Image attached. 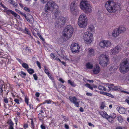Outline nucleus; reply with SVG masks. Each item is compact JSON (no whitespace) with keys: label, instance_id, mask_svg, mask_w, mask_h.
Returning <instances> with one entry per match:
<instances>
[{"label":"nucleus","instance_id":"nucleus-55","mask_svg":"<svg viewBox=\"0 0 129 129\" xmlns=\"http://www.w3.org/2000/svg\"><path fill=\"white\" fill-rule=\"evenodd\" d=\"M4 102L6 103H8V100L7 98H5L4 99Z\"/></svg>","mask_w":129,"mask_h":129},{"label":"nucleus","instance_id":"nucleus-56","mask_svg":"<svg viewBox=\"0 0 129 129\" xmlns=\"http://www.w3.org/2000/svg\"><path fill=\"white\" fill-rule=\"evenodd\" d=\"M9 124L10 126H13V123L11 121L9 122Z\"/></svg>","mask_w":129,"mask_h":129},{"label":"nucleus","instance_id":"nucleus-28","mask_svg":"<svg viewBox=\"0 0 129 129\" xmlns=\"http://www.w3.org/2000/svg\"><path fill=\"white\" fill-rule=\"evenodd\" d=\"M24 31L25 34H27L30 36H31L30 32L29 31V30L26 28H25Z\"/></svg>","mask_w":129,"mask_h":129},{"label":"nucleus","instance_id":"nucleus-37","mask_svg":"<svg viewBox=\"0 0 129 129\" xmlns=\"http://www.w3.org/2000/svg\"><path fill=\"white\" fill-rule=\"evenodd\" d=\"M21 76L22 78H24L26 75V73L22 71H21Z\"/></svg>","mask_w":129,"mask_h":129},{"label":"nucleus","instance_id":"nucleus-17","mask_svg":"<svg viewBox=\"0 0 129 129\" xmlns=\"http://www.w3.org/2000/svg\"><path fill=\"white\" fill-rule=\"evenodd\" d=\"M119 33H120L117 29H115L113 32L112 36L114 37H116L119 35Z\"/></svg>","mask_w":129,"mask_h":129},{"label":"nucleus","instance_id":"nucleus-10","mask_svg":"<svg viewBox=\"0 0 129 129\" xmlns=\"http://www.w3.org/2000/svg\"><path fill=\"white\" fill-rule=\"evenodd\" d=\"M1 5L2 7L5 9L4 12H6L7 14L9 15L10 14H11L15 17L18 18L19 17H20L19 15L17 14L14 11L11 10L7 8L3 4H1Z\"/></svg>","mask_w":129,"mask_h":129},{"label":"nucleus","instance_id":"nucleus-18","mask_svg":"<svg viewBox=\"0 0 129 129\" xmlns=\"http://www.w3.org/2000/svg\"><path fill=\"white\" fill-rule=\"evenodd\" d=\"M107 88L108 87L106 85H99L98 87V88L100 90L104 91H107V90H108L107 89Z\"/></svg>","mask_w":129,"mask_h":129},{"label":"nucleus","instance_id":"nucleus-8","mask_svg":"<svg viewBox=\"0 0 129 129\" xmlns=\"http://www.w3.org/2000/svg\"><path fill=\"white\" fill-rule=\"evenodd\" d=\"M83 39L87 44L90 43L92 42L91 38L93 35L88 31L82 33Z\"/></svg>","mask_w":129,"mask_h":129},{"label":"nucleus","instance_id":"nucleus-42","mask_svg":"<svg viewBox=\"0 0 129 129\" xmlns=\"http://www.w3.org/2000/svg\"><path fill=\"white\" fill-rule=\"evenodd\" d=\"M23 9L25 11L27 12H29L30 11V9L27 7H24Z\"/></svg>","mask_w":129,"mask_h":129},{"label":"nucleus","instance_id":"nucleus-59","mask_svg":"<svg viewBox=\"0 0 129 129\" xmlns=\"http://www.w3.org/2000/svg\"><path fill=\"white\" fill-rule=\"evenodd\" d=\"M86 94L88 96H92V94L91 93H89V92L87 93Z\"/></svg>","mask_w":129,"mask_h":129},{"label":"nucleus","instance_id":"nucleus-7","mask_svg":"<svg viewBox=\"0 0 129 129\" xmlns=\"http://www.w3.org/2000/svg\"><path fill=\"white\" fill-rule=\"evenodd\" d=\"M108 55L105 54H102L99 57V63L103 67H105L107 65L109 60Z\"/></svg>","mask_w":129,"mask_h":129},{"label":"nucleus","instance_id":"nucleus-32","mask_svg":"<svg viewBox=\"0 0 129 129\" xmlns=\"http://www.w3.org/2000/svg\"><path fill=\"white\" fill-rule=\"evenodd\" d=\"M22 66L25 69H28L29 68L28 65L25 63H24L22 64Z\"/></svg>","mask_w":129,"mask_h":129},{"label":"nucleus","instance_id":"nucleus-63","mask_svg":"<svg viewBox=\"0 0 129 129\" xmlns=\"http://www.w3.org/2000/svg\"><path fill=\"white\" fill-rule=\"evenodd\" d=\"M3 60L0 59V64H2L3 63Z\"/></svg>","mask_w":129,"mask_h":129},{"label":"nucleus","instance_id":"nucleus-24","mask_svg":"<svg viewBox=\"0 0 129 129\" xmlns=\"http://www.w3.org/2000/svg\"><path fill=\"white\" fill-rule=\"evenodd\" d=\"M86 68L88 69H92L93 67L92 64L89 62L87 63L86 65Z\"/></svg>","mask_w":129,"mask_h":129},{"label":"nucleus","instance_id":"nucleus-4","mask_svg":"<svg viewBox=\"0 0 129 129\" xmlns=\"http://www.w3.org/2000/svg\"><path fill=\"white\" fill-rule=\"evenodd\" d=\"M120 71L123 74L127 73L129 70V60L128 59L125 58L120 64Z\"/></svg>","mask_w":129,"mask_h":129},{"label":"nucleus","instance_id":"nucleus-40","mask_svg":"<svg viewBox=\"0 0 129 129\" xmlns=\"http://www.w3.org/2000/svg\"><path fill=\"white\" fill-rule=\"evenodd\" d=\"M37 35L38 36H39V38L41 39L43 41H44V39H43V38L40 35V33H37Z\"/></svg>","mask_w":129,"mask_h":129},{"label":"nucleus","instance_id":"nucleus-12","mask_svg":"<svg viewBox=\"0 0 129 129\" xmlns=\"http://www.w3.org/2000/svg\"><path fill=\"white\" fill-rule=\"evenodd\" d=\"M100 46L102 48L109 47L111 45V42L108 41L103 40L99 43Z\"/></svg>","mask_w":129,"mask_h":129},{"label":"nucleus","instance_id":"nucleus-6","mask_svg":"<svg viewBox=\"0 0 129 129\" xmlns=\"http://www.w3.org/2000/svg\"><path fill=\"white\" fill-rule=\"evenodd\" d=\"M87 19L85 15L81 14L79 16L78 20V24L80 28L86 27L87 25Z\"/></svg>","mask_w":129,"mask_h":129},{"label":"nucleus","instance_id":"nucleus-1","mask_svg":"<svg viewBox=\"0 0 129 129\" xmlns=\"http://www.w3.org/2000/svg\"><path fill=\"white\" fill-rule=\"evenodd\" d=\"M105 7L108 11L111 13L116 12L120 9L119 4L110 1L106 2Z\"/></svg>","mask_w":129,"mask_h":129},{"label":"nucleus","instance_id":"nucleus-9","mask_svg":"<svg viewBox=\"0 0 129 129\" xmlns=\"http://www.w3.org/2000/svg\"><path fill=\"white\" fill-rule=\"evenodd\" d=\"M66 20V18L64 17H60L57 19L55 23V26L58 28L60 27L65 24Z\"/></svg>","mask_w":129,"mask_h":129},{"label":"nucleus","instance_id":"nucleus-19","mask_svg":"<svg viewBox=\"0 0 129 129\" xmlns=\"http://www.w3.org/2000/svg\"><path fill=\"white\" fill-rule=\"evenodd\" d=\"M100 71L99 67L98 66H96L95 68H94L93 70V73L94 74L98 73Z\"/></svg>","mask_w":129,"mask_h":129},{"label":"nucleus","instance_id":"nucleus-26","mask_svg":"<svg viewBox=\"0 0 129 129\" xmlns=\"http://www.w3.org/2000/svg\"><path fill=\"white\" fill-rule=\"evenodd\" d=\"M58 8H57V9H55V10H54L55 11V14L54 15L55 17H57L59 16L60 14V12L58 11Z\"/></svg>","mask_w":129,"mask_h":129},{"label":"nucleus","instance_id":"nucleus-16","mask_svg":"<svg viewBox=\"0 0 129 129\" xmlns=\"http://www.w3.org/2000/svg\"><path fill=\"white\" fill-rule=\"evenodd\" d=\"M69 99L71 102L75 104V106L78 107L79 106V103L77 101L76 98L74 97H70Z\"/></svg>","mask_w":129,"mask_h":129},{"label":"nucleus","instance_id":"nucleus-50","mask_svg":"<svg viewBox=\"0 0 129 129\" xmlns=\"http://www.w3.org/2000/svg\"><path fill=\"white\" fill-rule=\"evenodd\" d=\"M105 107V105L103 103H102L100 107L101 109H103Z\"/></svg>","mask_w":129,"mask_h":129},{"label":"nucleus","instance_id":"nucleus-44","mask_svg":"<svg viewBox=\"0 0 129 129\" xmlns=\"http://www.w3.org/2000/svg\"><path fill=\"white\" fill-rule=\"evenodd\" d=\"M46 74L47 75H49V74L50 73L49 72V71L46 68H45L44 70Z\"/></svg>","mask_w":129,"mask_h":129},{"label":"nucleus","instance_id":"nucleus-31","mask_svg":"<svg viewBox=\"0 0 129 129\" xmlns=\"http://www.w3.org/2000/svg\"><path fill=\"white\" fill-rule=\"evenodd\" d=\"M103 93H104V94L105 95L107 96H109L111 98H114V96L110 93H107L106 92H103Z\"/></svg>","mask_w":129,"mask_h":129},{"label":"nucleus","instance_id":"nucleus-11","mask_svg":"<svg viewBox=\"0 0 129 129\" xmlns=\"http://www.w3.org/2000/svg\"><path fill=\"white\" fill-rule=\"evenodd\" d=\"M121 46L118 45L111 50L110 55H115L118 54L121 50Z\"/></svg>","mask_w":129,"mask_h":129},{"label":"nucleus","instance_id":"nucleus-64","mask_svg":"<svg viewBox=\"0 0 129 129\" xmlns=\"http://www.w3.org/2000/svg\"><path fill=\"white\" fill-rule=\"evenodd\" d=\"M126 45L127 46H129V41H127L126 42Z\"/></svg>","mask_w":129,"mask_h":129},{"label":"nucleus","instance_id":"nucleus-23","mask_svg":"<svg viewBox=\"0 0 129 129\" xmlns=\"http://www.w3.org/2000/svg\"><path fill=\"white\" fill-rule=\"evenodd\" d=\"M105 85H106L108 88H107V89L108 90H107V91H109L110 90L112 89H113V87L111 86L110 85L109 83H107L106 84H104Z\"/></svg>","mask_w":129,"mask_h":129},{"label":"nucleus","instance_id":"nucleus-53","mask_svg":"<svg viewBox=\"0 0 129 129\" xmlns=\"http://www.w3.org/2000/svg\"><path fill=\"white\" fill-rule=\"evenodd\" d=\"M41 2L43 4L45 3L48 0H40Z\"/></svg>","mask_w":129,"mask_h":129},{"label":"nucleus","instance_id":"nucleus-30","mask_svg":"<svg viewBox=\"0 0 129 129\" xmlns=\"http://www.w3.org/2000/svg\"><path fill=\"white\" fill-rule=\"evenodd\" d=\"M68 83L70 84L72 86L75 87L76 86L74 82L71 81L70 80H68Z\"/></svg>","mask_w":129,"mask_h":129},{"label":"nucleus","instance_id":"nucleus-57","mask_svg":"<svg viewBox=\"0 0 129 129\" xmlns=\"http://www.w3.org/2000/svg\"><path fill=\"white\" fill-rule=\"evenodd\" d=\"M41 127L42 129H45V127L42 124L41 126Z\"/></svg>","mask_w":129,"mask_h":129},{"label":"nucleus","instance_id":"nucleus-35","mask_svg":"<svg viewBox=\"0 0 129 129\" xmlns=\"http://www.w3.org/2000/svg\"><path fill=\"white\" fill-rule=\"evenodd\" d=\"M85 86H86V87L89 88L91 89L92 90L93 89V87H92L90 84L87 83L85 84Z\"/></svg>","mask_w":129,"mask_h":129},{"label":"nucleus","instance_id":"nucleus-5","mask_svg":"<svg viewBox=\"0 0 129 129\" xmlns=\"http://www.w3.org/2000/svg\"><path fill=\"white\" fill-rule=\"evenodd\" d=\"M80 7L86 13H90L92 11L91 6L85 0H82L81 2Z\"/></svg>","mask_w":129,"mask_h":129},{"label":"nucleus","instance_id":"nucleus-60","mask_svg":"<svg viewBox=\"0 0 129 129\" xmlns=\"http://www.w3.org/2000/svg\"><path fill=\"white\" fill-rule=\"evenodd\" d=\"M29 107L31 109H33V106L31 104H30L29 105Z\"/></svg>","mask_w":129,"mask_h":129},{"label":"nucleus","instance_id":"nucleus-22","mask_svg":"<svg viewBox=\"0 0 129 129\" xmlns=\"http://www.w3.org/2000/svg\"><path fill=\"white\" fill-rule=\"evenodd\" d=\"M0 82L2 83L1 85H0V94L3 95V90L2 89V88L3 85H4V84L3 83L4 82L3 81H0Z\"/></svg>","mask_w":129,"mask_h":129},{"label":"nucleus","instance_id":"nucleus-41","mask_svg":"<svg viewBox=\"0 0 129 129\" xmlns=\"http://www.w3.org/2000/svg\"><path fill=\"white\" fill-rule=\"evenodd\" d=\"M120 87L119 86H115L113 87V89L115 90H117L120 89Z\"/></svg>","mask_w":129,"mask_h":129},{"label":"nucleus","instance_id":"nucleus-39","mask_svg":"<svg viewBox=\"0 0 129 129\" xmlns=\"http://www.w3.org/2000/svg\"><path fill=\"white\" fill-rule=\"evenodd\" d=\"M36 63L39 68L40 69H41V66L40 63L38 61H36Z\"/></svg>","mask_w":129,"mask_h":129},{"label":"nucleus","instance_id":"nucleus-48","mask_svg":"<svg viewBox=\"0 0 129 129\" xmlns=\"http://www.w3.org/2000/svg\"><path fill=\"white\" fill-rule=\"evenodd\" d=\"M33 76L35 80H37L38 79V77L36 74H35L33 75Z\"/></svg>","mask_w":129,"mask_h":129},{"label":"nucleus","instance_id":"nucleus-52","mask_svg":"<svg viewBox=\"0 0 129 129\" xmlns=\"http://www.w3.org/2000/svg\"><path fill=\"white\" fill-rule=\"evenodd\" d=\"M45 102L47 104H50L51 103V101L50 100H47L45 101Z\"/></svg>","mask_w":129,"mask_h":129},{"label":"nucleus","instance_id":"nucleus-51","mask_svg":"<svg viewBox=\"0 0 129 129\" xmlns=\"http://www.w3.org/2000/svg\"><path fill=\"white\" fill-rule=\"evenodd\" d=\"M31 125L32 127L33 128H34L35 127V126L33 121L32 120H31Z\"/></svg>","mask_w":129,"mask_h":129},{"label":"nucleus","instance_id":"nucleus-62","mask_svg":"<svg viewBox=\"0 0 129 129\" xmlns=\"http://www.w3.org/2000/svg\"><path fill=\"white\" fill-rule=\"evenodd\" d=\"M64 126L66 129H68L69 128V126L67 125L66 124H65Z\"/></svg>","mask_w":129,"mask_h":129},{"label":"nucleus","instance_id":"nucleus-61","mask_svg":"<svg viewBox=\"0 0 129 129\" xmlns=\"http://www.w3.org/2000/svg\"><path fill=\"white\" fill-rule=\"evenodd\" d=\"M15 11L16 12H18V13H19L20 14L21 13V12L20 11H19V10H18L17 9H15Z\"/></svg>","mask_w":129,"mask_h":129},{"label":"nucleus","instance_id":"nucleus-2","mask_svg":"<svg viewBox=\"0 0 129 129\" xmlns=\"http://www.w3.org/2000/svg\"><path fill=\"white\" fill-rule=\"evenodd\" d=\"M74 29L73 27L70 25H67L64 29L62 33V37L63 40L66 41L72 36Z\"/></svg>","mask_w":129,"mask_h":129},{"label":"nucleus","instance_id":"nucleus-29","mask_svg":"<svg viewBox=\"0 0 129 129\" xmlns=\"http://www.w3.org/2000/svg\"><path fill=\"white\" fill-rule=\"evenodd\" d=\"M109 122H112L113 121V119L109 115H108V116L106 118Z\"/></svg>","mask_w":129,"mask_h":129},{"label":"nucleus","instance_id":"nucleus-33","mask_svg":"<svg viewBox=\"0 0 129 129\" xmlns=\"http://www.w3.org/2000/svg\"><path fill=\"white\" fill-rule=\"evenodd\" d=\"M93 26L91 25H90L88 27V29L91 31H93L94 30Z\"/></svg>","mask_w":129,"mask_h":129},{"label":"nucleus","instance_id":"nucleus-15","mask_svg":"<svg viewBox=\"0 0 129 129\" xmlns=\"http://www.w3.org/2000/svg\"><path fill=\"white\" fill-rule=\"evenodd\" d=\"M77 6V4L74 2H72L70 6L71 12L72 13L74 14H75L76 13L75 8Z\"/></svg>","mask_w":129,"mask_h":129},{"label":"nucleus","instance_id":"nucleus-47","mask_svg":"<svg viewBox=\"0 0 129 129\" xmlns=\"http://www.w3.org/2000/svg\"><path fill=\"white\" fill-rule=\"evenodd\" d=\"M25 102L27 103V105H28V98H27L26 97V96L25 98Z\"/></svg>","mask_w":129,"mask_h":129},{"label":"nucleus","instance_id":"nucleus-14","mask_svg":"<svg viewBox=\"0 0 129 129\" xmlns=\"http://www.w3.org/2000/svg\"><path fill=\"white\" fill-rule=\"evenodd\" d=\"M25 18L26 20L30 23H33L34 22V20L33 16L30 15H28L27 16L23 13L21 12L20 13Z\"/></svg>","mask_w":129,"mask_h":129},{"label":"nucleus","instance_id":"nucleus-43","mask_svg":"<svg viewBox=\"0 0 129 129\" xmlns=\"http://www.w3.org/2000/svg\"><path fill=\"white\" fill-rule=\"evenodd\" d=\"M110 116L113 119L115 118L116 117V115L115 113H112Z\"/></svg>","mask_w":129,"mask_h":129},{"label":"nucleus","instance_id":"nucleus-21","mask_svg":"<svg viewBox=\"0 0 129 129\" xmlns=\"http://www.w3.org/2000/svg\"><path fill=\"white\" fill-rule=\"evenodd\" d=\"M120 33H123L126 30V28L123 26H121L117 29Z\"/></svg>","mask_w":129,"mask_h":129},{"label":"nucleus","instance_id":"nucleus-58","mask_svg":"<svg viewBox=\"0 0 129 129\" xmlns=\"http://www.w3.org/2000/svg\"><path fill=\"white\" fill-rule=\"evenodd\" d=\"M35 95L36 97H39L40 95V93L38 92H37L35 94Z\"/></svg>","mask_w":129,"mask_h":129},{"label":"nucleus","instance_id":"nucleus-13","mask_svg":"<svg viewBox=\"0 0 129 129\" xmlns=\"http://www.w3.org/2000/svg\"><path fill=\"white\" fill-rule=\"evenodd\" d=\"M70 48L72 52L77 53L79 51L80 47L76 43L72 44Z\"/></svg>","mask_w":129,"mask_h":129},{"label":"nucleus","instance_id":"nucleus-38","mask_svg":"<svg viewBox=\"0 0 129 129\" xmlns=\"http://www.w3.org/2000/svg\"><path fill=\"white\" fill-rule=\"evenodd\" d=\"M11 3L12 4L13 6L15 7H16L17 6V4L16 3H15L13 1H11Z\"/></svg>","mask_w":129,"mask_h":129},{"label":"nucleus","instance_id":"nucleus-34","mask_svg":"<svg viewBox=\"0 0 129 129\" xmlns=\"http://www.w3.org/2000/svg\"><path fill=\"white\" fill-rule=\"evenodd\" d=\"M117 119L119 122L121 123L123 121V119L121 116H118L117 117Z\"/></svg>","mask_w":129,"mask_h":129},{"label":"nucleus","instance_id":"nucleus-54","mask_svg":"<svg viewBox=\"0 0 129 129\" xmlns=\"http://www.w3.org/2000/svg\"><path fill=\"white\" fill-rule=\"evenodd\" d=\"M14 101L17 104H19V100L18 99H15L14 100Z\"/></svg>","mask_w":129,"mask_h":129},{"label":"nucleus","instance_id":"nucleus-45","mask_svg":"<svg viewBox=\"0 0 129 129\" xmlns=\"http://www.w3.org/2000/svg\"><path fill=\"white\" fill-rule=\"evenodd\" d=\"M48 75V76L49 77V78L51 80H54L53 78V77H52V75L50 73L49 74V75Z\"/></svg>","mask_w":129,"mask_h":129},{"label":"nucleus","instance_id":"nucleus-27","mask_svg":"<svg viewBox=\"0 0 129 129\" xmlns=\"http://www.w3.org/2000/svg\"><path fill=\"white\" fill-rule=\"evenodd\" d=\"M89 55L93 56L94 55V50L92 49H90L89 50Z\"/></svg>","mask_w":129,"mask_h":129},{"label":"nucleus","instance_id":"nucleus-25","mask_svg":"<svg viewBox=\"0 0 129 129\" xmlns=\"http://www.w3.org/2000/svg\"><path fill=\"white\" fill-rule=\"evenodd\" d=\"M100 115L103 118H106L108 115L105 112H102L100 113Z\"/></svg>","mask_w":129,"mask_h":129},{"label":"nucleus","instance_id":"nucleus-3","mask_svg":"<svg viewBox=\"0 0 129 129\" xmlns=\"http://www.w3.org/2000/svg\"><path fill=\"white\" fill-rule=\"evenodd\" d=\"M58 6L57 4L52 1H49L45 5L44 10L46 13H52L55 9H57Z\"/></svg>","mask_w":129,"mask_h":129},{"label":"nucleus","instance_id":"nucleus-46","mask_svg":"<svg viewBox=\"0 0 129 129\" xmlns=\"http://www.w3.org/2000/svg\"><path fill=\"white\" fill-rule=\"evenodd\" d=\"M125 127L122 126H118L117 127L116 129H125Z\"/></svg>","mask_w":129,"mask_h":129},{"label":"nucleus","instance_id":"nucleus-20","mask_svg":"<svg viewBox=\"0 0 129 129\" xmlns=\"http://www.w3.org/2000/svg\"><path fill=\"white\" fill-rule=\"evenodd\" d=\"M119 109V112L120 114H124L125 113V112L126 111V110L125 108L121 107L120 108L119 107H117V109Z\"/></svg>","mask_w":129,"mask_h":129},{"label":"nucleus","instance_id":"nucleus-49","mask_svg":"<svg viewBox=\"0 0 129 129\" xmlns=\"http://www.w3.org/2000/svg\"><path fill=\"white\" fill-rule=\"evenodd\" d=\"M5 111L7 112H10V110L9 109H8L7 108H5V109H4Z\"/></svg>","mask_w":129,"mask_h":129},{"label":"nucleus","instance_id":"nucleus-36","mask_svg":"<svg viewBox=\"0 0 129 129\" xmlns=\"http://www.w3.org/2000/svg\"><path fill=\"white\" fill-rule=\"evenodd\" d=\"M27 71L30 74H32L34 72L33 70L30 68L28 69Z\"/></svg>","mask_w":129,"mask_h":129}]
</instances>
